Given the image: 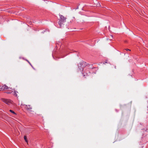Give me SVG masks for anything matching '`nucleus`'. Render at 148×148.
<instances>
[{
  "instance_id": "obj_12",
  "label": "nucleus",
  "mask_w": 148,
  "mask_h": 148,
  "mask_svg": "<svg viewBox=\"0 0 148 148\" xmlns=\"http://www.w3.org/2000/svg\"><path fill=\"white\" fill-rule=\"evenodd\" d=\"M114 68L115 69H116V66H114Z\"/></svg>"
},
{
  "instance_id": "obj_1",
  "label": "nucleus",
  "mask_w": 148,
  "mask_h": 148,
  "mask_svg": "<svg viewBox=\"0 0 148 148\" xmlns=\"http://www.w3.org/2000/svg\"><path fill=\"white\" fill-rule=\"evenodd\" d=\"M60 20L58 22V24L60 26L62 25V22H65L66 21V18L63 16L62 15H60Z\"/></svg>"
},
{
  "instance_id": "obj_7",
  "label": "nucleus",
  "mask_w": 148,
  "mask_h": 148,
  "mask_svg": "<svg viewBox=\"0 0 148 148\" xmlns=\"http://www.w3.org/2000/svg\"><path fill=\"white\" fill-rule=\"evenodd\" d=\"M16 92H16V91H14V93L13 95H15V96H17V94L16 93Z\"/></svg>"
},
{
  "instance_id": "obj_5",
  "label": "nucleus",
  "mask_w": 148,
  "mask_h": 148,
  "mask_svg": "<svg viewBox=\"0 0 148 148\" xmlns=\"http://www.w3.org/2000/svg\"><path fill=\"white\" fill-rule=\"evenodd\" d=\"M65 22H62V25H61V26H60V27H61V28H64V25H65V24H64V23Z\"/></svg>"
},
{
  "instance_id": "obj_6",
  "label": "nucleus",
  "mask_w": 148,
  "mask_h": 148,
  "mask_svg": "<svg viewBox=\"0 0 148 148\" xmlns=\"http://www.w3.org/2000/svg\"><path fill=\"white\" fill-rule=\"evenodd\" d=\"M24 140H25V142H27V143H28V141L27 140V137L26 136H24Z\"/></svg>"
},
{
  "instance_id": "obj_8",
  "label": "nucleus",
  "mask_w": 148,
  "mask_h": 148,
  "mask_svg": "<svg viewBox=\"0 0 148 148\" xmlns=\"http://www.w3.org/2000/svg\"><path fill=\"white\" fill-rule=\"evenodd\" d=\"M10 111L14 114H16V113L14 112L12 110H10Z\"/></svg>"
},
{
  "instance_id": "obj_4",
  "label": "nucleus",
  "mask_w": 148,
  "mask_h": 148,
  "mask_svg": "<svg viewBox=\"0 0 148 148\" xmlns=\"http://www.w3.org/2000/svg\"><path fill=\"white\" fill-rule=\"evenodd\" d=\"M25 108L28 110L32 111V107L29 105H27L25 107Z\"/></svg>"
},
{
  "instance_id": "obj_10",
  "label": "nucleus",
  "mask_w": 148,
  "mask_h": 148,
  "mask_svg": "<svg viewBox=\"0 0 148 148\" xmlns=\"http://www.w3.org/2000/svg\"><path fill=\"white\" fill-rule=\"evenodd\" d=\"M125 50H126L127 51H131V50H130L129 49H125Z\"/></svg>"
},
{
  "instance_id": "obj_11",
  "label": "nucleus",
  "mask_w": 148,
  "mask_h": 148,
  "mask_svg": "<svg viewBox=\"0 0 148 148\" xmlns=\"http://www.w3.org/2000/svg\"><path fill=\"white\" fill-rule=\"evenodd\" d=\"M110 36L112 37V38H113V36L112 35H111Z\"/></svg>"
},
{
  "instance_id": "obj_9",
  "label": "nucleus",
  "mask_w": 148,
  "mask_h": 148,
  "mask_svg": "<svg viewBox=\"0 0 148 148\" xmlns=\"http://www.w3.org/2000/svg\"><path fill=\"white\" fill-rule=\"evenodd\" d=\"M5 92L8 94H10L12 93V92L10 91H7Z\"/></svg>"
},
{
  "instance_id": "obj_2",
  "label": "nucleus",
  "mask_w": 148,
  "mask_h": 148,
  "mask_svg": "<svg viewBox=\"0 0 148 148\" xmlns=\"http://www.w3.org/2000/svg\"><path fill=\"white\" fill-rule=\"evenodd\" d=\"M1 100L2 101L8 105L12 103V101L10 99L3 98L1 99Z\"/></svg>"
},
{
  "instance_id": "obj_3",
  "label": "nucleus",
  "mask_w": 148,
  "mask_h": 148,
  "mask_svg": "<svg viewBox=\"0 0 148 148\" xmlns=\"http://www.w3.org/2000/svg\"><path fill=\"white\" fill-rule=\"evenodd\" d=\"M9 88L5 85L2 86H0V91H3V90L8 89Z\"/></svg>"
}]
</instances>
